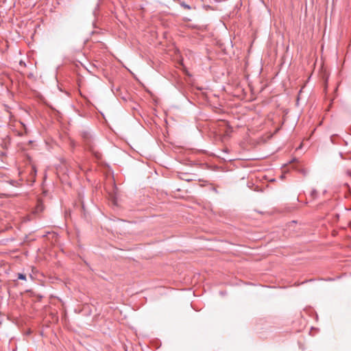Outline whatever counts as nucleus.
Returning a JSON list of instances; mask_svg holds the SVG:
<instances>
[{"label":"nucleus","mask_w":351,"mask_h":351,"mask_svg":"<svg viewBox=\"0 0 351 351\" xmlns=\"http://www.w3.org/2000/svg\"><path fill=\"white\" fill-rule=\"evenodd\" d=\"M18 278L20 280H26V276L23 274H18Z\"/></svg>","instance_id":"1"},{"label":"nucleus","mask_w":351,"mask_h":351,"mask_svg":"<svg viewBox=\"0 0 351 351\" xmlns=\"http://www.w3.org/2000/svg\"><path fill=\"white\" fill-rule=\"evenodd\" d=\"M94 154H95L96 158H100V157H101V154L100 153L96 152V153H94Z\"/></svg>","instance_id":"2"},{"label":"nucleus","mask_w":351,"mask_h":351,"mask_svg":"<svg viewBox=\"0 0 351 351\" xmlns=\"http://www.w3.org/2000/svg\"><path fill=\"white\" fill-rule=\"evenodd\" d=\"M346 173H347L349 176H350V177H351V170H350V169L348 170V171H346Z\"/></svg>","instance_id":"3"},{"label":"nucleus","mask_w":351,"mask_h":351,"mask_svg":"<svg viewBox=\"0 0 351 351\" xmlns=\"http://www.w3.org/2000/svg\"><path fill=\"white\" fill-rule=\"evenodd\" d=\"M184 8H188V9H189V8H190L189 5H184Z\"/></svg>","instance_id":"4"}]
</instances>
